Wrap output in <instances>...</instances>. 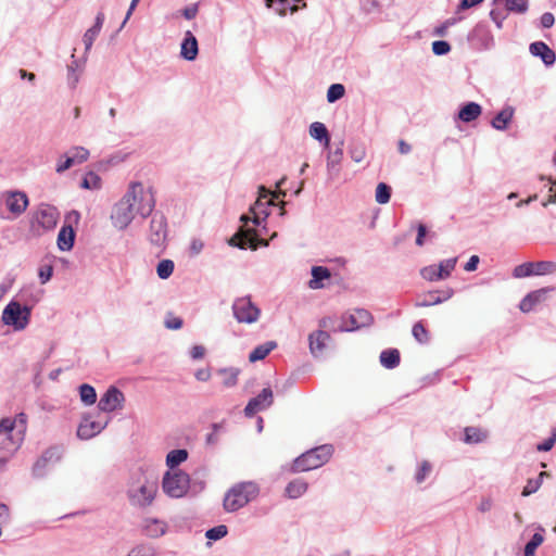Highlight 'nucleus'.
Here are the masks:
<instances>
[{"mask_svg":"<svg viewBox=\"0 0 556 556\" xmlns=\"http://www.w3.org/2000/svg\"><path fill=\"white\" fill-rule=\"evenodd\" d=\"M541 488V480L528 479L523 490L521 492L522 496H529L539 491Z\"/></svg>","mask_w":556,"mask_h":556,"instance_id":"53","label":"nucleus"},{"mask_svg":"<svg viewBox=\"0 0 556 556\" xmlns=\"http://www.w3.org/2000/svg\"><path fill=\"white\" fill-rule=\"evenodd\" d=\"M312 278L307 287L312 290H319L326 287V281L331 278V271L325 266H313L311 268Z\"/></svg>","mask_w":556,"mask_h":556,"instance_id":"21","label":"nucleus"},{"mask_svg":"<svg viewBox=\"0 0 556 556\" xmlns=\"http://www.w3.org/2000/svg\"><path fill=\"white\" fill-rule=\"evenodd\" d=\"M345 93V88L341 84H332L327 90V101L333 103L340 100Z\"/></svg>","mask_w":556,"mask_h":556,"instance_id":"43","label":"nucleus"},{"mask_svg":"<svg viewBox=\"0 0 556 556\" xmlns=\"http://www.w3.org/2000/svg\"><path fill=\"white\" fill-rule=\"evenodd\" d=\"M0 199L13 217L21 216L29 204L27 194L18 190L5 191L1 194Z\"/></svg>","mask_w":556,"mask_h":556,"instance_id":"14","label":"nucleus"},{"mask_svg":"<svg viewBox=\"0 0 556 556\" xmlns=\"http://www.w3.org/2000/svg\"><path fill=\"white\" fill-rule=\"evenodd\" d=\"M75 232L71 226H63L58 235V247L61 251H70L74 245Z\"/></svg>","mask_w":556,"mask_h":556,"instance_id":"30","label":"nucleus"},{"mask_svg":"<svg viewBox=\"0 0 556 556\" xmlns=\"http://www.w3.org/2000/svg\"><path fill=\"white\" fill-rule=\"evenodd\" d=\"M125 402L123 392L116 387L111 386L106 392L101 396L98 408L104 413H111L122 409Z\"/></svg>","mask_w":556,"mask_h":556,"instance_id":"16","label":"nucleus"},{"mask_svg":"<svg viewBox=\"0 0 556 556\" xmlns=\"http://www.w3.org/2000/svg\"><path fill=\"white\" fill-rule=\"evenodd\" d=\"M277 348L276 341H267L263 344L257 345L249 355V361L255 363L264 359L273 350Z\"/></svg>","mask_w":556,"mask_h":556,"instance_id":"33","label":"nucleus"},{"mask_svg":"<svg viewBox=\"0 0 556 556\" xmlns=\"http://www.w3.org/2000/svg\"><path fill=\"white\" fill-rule=\"evenodd\" d=\"M233 316L238 323L254 324L258 320L261 311L249 296L235 300L232 304Z\"/></svg>","mask_w":556,"mask_h":556,"instance_id":"11","label":"nucleus"},{"mask_svg":"<svg viewBox=\"0 0 556 556\" xmlns=\"http://www.w3.org/2000/svg\"><path fill=\"white\" fill-rule=\"evenodd\" d=\"M204 355H205V348L203 345H194L190 350V356L193 359H201L204 357Z\"/></svg>","mask_w":556,"mask_h":556,"instance_id":"63","label":"nucleus"},{"mask_svg":"<svg viewBox=\"0 0 556 556\" xmlns=\"http://www.w3.org/2000/svg\"><path fill=\"white\" fill-rule=\"evenodd\" d=\"M486 438V433L479 428L468 427L465 429L466 443H479Z\"/></svg>","mask_w":556,"mask_h":556,"instance_id":"40","label":"nucleus"},{"mask_svg":"<svg viewBox=\"0 0 556 556\" xmlns=\"http://www.w3.org/2000/svg\"><path fill=\"white\" fill-rule=\"evenodd\" d=\"M549 290L551 289L548 288H542L533 292H530L521 300L519 308L523 313L532 311L536 304L543 302L546 299V294Z\"/></svg>","mask_w":556,"mask_h":556,"instance_id":"23","label":"nucleus"},{"mask_svg":"<svg viewBox=\"0 0 556 556\" xmlns=\"http://www.w3.org/2000/svg\"><path fill=\"white\" fill-rule=\"evenodd\" d=\"M343 159V150L338 148L333 151H330L327 155V170L329 176L336 177L340 172V164Z\"/></svg>","mask_w":556,"mask_h":556,"instance_id":"29","label":"nucleus"},{"mask_svg":"<svg viewBox=\"0 0 556 556\" xmlns=\"http://www.w3.org/2000/svg\"><path fill=\"white\" fill-rule=\"evenodd\" d=\"M413 336L420 343H426L428 341V332L421 323H416L414 325Z\"/></svg>","mask_w":556,"mask_h":556,"instance_id":"52","label":"nucleus"},{"mask_svg":"<svg viewBox=\"0 0 556 556\" xmlns=\"http://www.w3.org/2000/svg\"><path fill=\"white\" fill-rule=\"evenodd\" d=\"M451 50L450 43L444 40H437L432 43V51L437 55H444Z\"/></svg>","mask_w":556,"mask_h":556,"instance_id":"56","label":"nucleus"},{"mask_svg":"<svg viewBox=\"0 0 556 556\" xmlns=\"http://www.w3.org/2000/svg\"><path fill=\"white\" fill-rule=\"evenodd\" d=\"M513 116L514 109L511 106H506L495 115L491 122V125L497 130H505L508 124L511 122Z\"/></svg>","mask_w":556,"mask_h":556,"instance_id":"31","label":"nucleus"},{"mask_svg":"<svg viewBox=\"0 0 556 556\" xmlns=\"http://www.w3.org/2000/svg\"><path fill=\"white\" fill-rule=\"evenodd\" d=\"M482 113V108L476 102H467L457 114V118L464 123L476 121Z\"/></svg>","mask_w":556,"mask_h":556,"instance_id":"26","label":"nucleus"},{"mask_svg":"<svg viewBox=\"0 0 556 556\" xmlns=\"http://www.w3.org/2000/svg\"><path fill=\"white\" fill-rule=\"evenodd\" d=\"M240 222L242 226L238 229V231L228 240V244L230 247H237L239 249L250 248L252 250H256L258 245H268V241L263 239H257L256 230L252 227H249L248 224L250 222V217L245 214L241 215Z\"/></svg>","mask_w":556,"mask_h":556,"instance_id":"6","label":"nucleus"},{"mask_svg":"<svg viewBox=\"0 0 556 556\" xmlns=\"http://www.w3.org/2000/svg\"><path fill=\"white\" fill-rule=\"evenodd\" d=\"M100 177L96 173L89 172L84 177L80 186L84 189L94 190L100 188Z\"/></svg>","mask_w":556,"mask_h":556,"instance_id":"47","label":"nucleus"},{"mask_svg":"<svg viewBox=\"0 0 556 556\" xmlns=\"http://www.w3.org/2000/svg\"><path fill=\"white\" fill-rule=\"evenodd\" d=\"M26 432V416L17 415L15 418H3L0 420V452L3 457L0 463L4 464L7 458L12 456L24 441Z\"/></svg>","mask_w":556,"mask_h":556,"instance_id":"3","label":"nucleus"},{"mask_svg":"<svg viewBox=\"0 0 556 556\" xmlns=\"http://www.w3.org/2000/svg\"><path fill=\"white\" fill-rule=\"evenodd\" d=\"M371 323V315L366 309H355L349 315L343 316L341 331H353L361 327L368 326Z\"/></svg>","mask_w":556,"mask_h":556,"instance_id":"17","label":"nucleus"},{"mask_svg":"<svg viewBox=\"0 0 556 556\" xmlns=\"http://www.w3.org/2000/svg\"><path fill=\"white\" fill-rule=\"evenodd\" d=\"M154 207L155 198L152 188L141 182H131L125 194L112 208V225L117 230H125L136 216L146 218Z\"/></svg>","mask_w":556,"mask_h":556,"instance_id":"1","label":"nucleus"},{"mask_svg":"<svg viewBox=\"0 0 556 556\" xmlns=\"http://www.w3.org/2000/svg\"><path fill=\"white\" fill-rule=\"evenodd\" d=\"M308 484L304 479L298 478L290 481L286 489L285 495L291 500L301 497L307 491Z\"/></svg>","mask_w":556,"mask_h":556,"instance_id":"28","label":"nucleus"},{"mask_svg":"<svg viewBox=\"0 0 556 556\" xmlns=\"http://www.w3.org/2000/svg\"><path fill=\"white\" fill-rule=\"evenodd\" d=\"M72 62L67 65V85L71 89H75L79 81L78 71L83 70L85 61L80 62L75 59V54H72Z\"/></svg>","mask_w":556,"mask_h":556,"instance_id":"32","label":"nucleus"},{"mask_svg":"<svg viewBox=\"0 0 556 556\" xmlns=\"http://www.w3.org/2000/svg\"><path fill=\"white\" fill-rule=\"evenodd\" d=\"M188 458V452L184 448L173 450L166 455V466L168 470H176L181 463Z\"/></svg>","mask_w":556,"mask_h":556,"instance_id":"34","label":"nucleus"},{"mask_svg":"<svg viewBox=\"0 0 556 556\" xmlns=\"http://www.w3.org/2000/svg\"><path fill=\"white\" fill-rule=\"evenodd\" d=\"M79 397L85 405L90 406L97 401V392L92 386L84 383L79 387Z\"/></svg>","mask_w":556,"mask_h":556,"instance_id":"37","label":"nucleus"},{"mask_svg":"<svg viewBox=\"0 0 556 556\" xmlns=\"http://www.w3.org/2000/svg\"><path fill=\"white\" fill-rule=\"evenodd\" d=\"M60 218L59 210L48 203H40L33 215V220L43 230H52L55 228Z\"/></svg>","mask_w":556,"mask_h":556,"instance_id":"13","label":"nucleus"},{"mask_svg":"<svg viewBox=\"0 0 556 556\" xmlns=\"http://www.w3.org/2000/svg\"><path fill=\"white\" fill-rule=\"evenodd\" d=\"M147 239L155 248H164L168 239V226L166 217L156 212L152 215L149 228L147 230Z\"/></svg>","mask_w":556,"mask_h":556,"instance_id":"10","label":"nucleus"},{"mask_svg":"<svg viewBox=\"0 0 556 556\" xmlns=\"http://www.w3.org/2000/svg\"><path fill=\"white\" fill-rule=\"evenodd\" d=\"M190 477L182 470H167L162 479L163 492L172 498L185 496L189 490Z\"/></svg>","mask_w":556,"mask_h":556,"instance_id":"7","label":"nucleus"},{"mask_svg":"<svg viewBox=\"0 0 556 556\" xmlns=\"http://www.w3.org/2000/svg\"><path fill=\"white\" fill-rule=\"evenodd\" d=\"M204 243L201 239L194 238L190 243V252L192 255H198L202 252Z\"/></svg>","mask_w":556,"mask_h":556,"instance_id":"61","label":"nucleus"},{"mask_svg":"<svg viewBox=\"0 0 556 556\" xmlns=\"http://www.w3.org/2000/svg\"><path fill=\"white\" fill-rule=\"evenodd\" d=\"M333 453L332 445L325 444L312 448L299 456L292 466L293 471H308L326 464Z\"/></svg>","mask_w":556,"mask_h":556,"instance_id":"5","label":"nucleus"},{"mask_svg":"<svg viewBox=\"0 0 556 556\" xmlns=\"http://www.w3.org/2000/svg\"><path fill=\"white\" fill-rule=\"evenodd\" d=\"M308 134L313 139L323 143L325 148L329 147L330 135L325 124L320 122L312 123L308 127Z\"/></svg>","mask_w":556,"mask_h":556,"instance_id":"27","label":"nucleus"},{"mask_svg":"<svg viewBox=\"0 0 556 556\" xmlns=\"http://www.w3.org/2000/svg\"><path fill=\"white\" fill-rule=\"evenodd\" d=\"M73 165V159H71L70 154L62 155L56 162L55 172L58 174H62L68 168H71Z\"/></svg>","mask_w":556,"mask_h":556,"instance_id":"51","label":"nucleus"},{"mask_svg":"<svg viewBox=\"0 0 556 556\" xmlns=\"http://www.w3.org/2000/svg\"><path fill=\"white\" fill-rule=\"evenodd\" d=\"M167 522L162 519L147 517L142 521L143 533L151 539L163 536L167 532Z\"/></svg>","mask_w":556,"mask_h":556,"instance_id":"20","label":"nucleus"},{"mask_svg":"<svg viewBox=\"0 0 556 556\" xmlns=\"http://www.w3.org/2000/svg\"><path fill=\"white\" fill-rule=\"evenodd\" d=\"M530 52L534 56H540L545 65H553L556 61L555 52L542 41L531 43Z\"/></svg>","mask_w":556,"mask_h":556,"instance_id":"24","label":"nucleus"},{"mask_svg":"<svg viewBox=\"0 0 556 556\" xmlns=\"http://www.w3.org/2000/svg\"><path fill=\"white\" fill-rule=\"evenodd\" d=\"M280 195L285 197L286 191L280 190L278 193H271L264 186H261L258 188V198L250 207V212L253 214V217H250V222H253L255 226H260L269 215L268 207L275 205L274 198Z\"/></svg>","mask_w":556,"mask_h":556,"instance_id":"9","label":"nucleus"},{"mask_svg":"<svg viewBox=\"0 0 556 556\" xmlns=\"http://www.w3.org/2000/svg\"><path fill=\"white\" fill-rule=\"evenodd\" d=\"M156 549L148 544H140L132 547L127 556H156Z\"/></svg>","mask_w":556,"mask_h":556,"instance_id":"42","label":"nucleus"},{"mask_svg":"<svg viewBox=\"0 0 556 556\" xmlns=\"http://www.w3.org/2000/svg\"><path fill=\"white\" fill-rule=\"evenodd\" d=\"M541 532H536L532 535L530 541L526 544L523 556H535L536 548L544 542V528L539 527Z\"/></svg>","mask_w":556,"mask_h":556,"instance_id":"36","label":"nucleus"},{"mask_svg":"<svg viewBox=\"0 0 556 556\" xmlns=\"http://www.w3.org/2000/svg\"><path fill=\"white\" fill-rule=\"evenodd\" d=\"M228 533V529L224 525L216 526L206 531L205 536L208 540L217 541L225 538Z\"/></svg>","mask_w":556,"mask_h":556,"instance_id":"49","label":"nucleus"},{"mask_svg":"<svg viewBox=\"0 0 556 556\" xmlns=\"http://www.w3.org/2000/svg\"><path fill=\"white\" fill-rule=\"evenodd\" d=\"M375 198L379 204H387L391 198V187L384 182L378 184Z\"/></svg>","mask_w":556,"mask_h":556,"instance_id":"41","label":"nucleus"},{"mask_svg":"<svg viewBox=\"0 0 556 556\" xmlns=\"http://www.w3.org/2000/svg\"><path fill=\"white\" fill-rule=\"evenodd\" d=\"M199 53L198 40L191 31H187L180 47V55L187 61H194Z\"/></svg>","mask_w":556,"mask_h":556,"instance_id":"22","label":"nucleus"},{"mask_svg":"<svg viewBox=\"0 0 556 556\" xmlns=\"http://www.w3.org/2000/svg\"><path fill=\"white\" fill-rule=\"evenodd\" d=\"M556 443V429L552 431V434L548 439L543 441L542 443L536 445V451L539 452H548L551 451Z\"/></svg>","mask_w":556,"mask_h":556,"instance_id":"55","label":"nucleus"},{"mask_svg":"<svg viewBox=\"0 0 556 556\" xmlns=\"http://www.w3.org/2000/svg\"><path fill=\"white\" fill-rule=\"evenodd\" d=\"M273 390L270 388H264L257 396L249 401L244 408V413L248 417H252L257 412L268 408L273 404Z\"/></svg>","mask_w":556,"mask_h":556,"instance_id":"18","label":"nucleus"},{"mask_svg":"<svg viewBox=\"0 0 556 556\" xmlns=\"http://www.w3.org/2000/svg\"><path fill=\"white\" fill-rule=\"evenodd\" d=\"M165 327L172 330H178L182 327V319L176 316H169L165 319Z\"/></svg>","mask_w":556,"mask_h":556,"instance_id":"60","label":"nucleus"},{"mask_svg":"<svg viewBox=\"0 0 556 556\" xmlns=\"http://www.w3.org/2000/svg\"><path fill=\"white\" fill-rule=\"evenodd\" d=\"M159 492V483L155 478L144 472L134 473L127 484V500L135 508L150 507Z\"/></svg>","mask_w":556,"mask_h":556,"instance_id":"2","label":"nucleus"},{"mask_svg":"<svg viewBox=\"0 0 556 556\" xmlns=\"http://www.w3.org/2000/svg\"><path fill=\"white\" fill-rule=\"evenodd\" d=\"M109 420L92 419L90 414H85L77 428V437L80 440H90L101 433L108 426Z\"/></svg>","mask_w":556,"mask_h":556,"instance_id":"15","label":"nucleus"},{"mask_svg":"<svg viewBox=\"0 0 556 556\" xmlns=\"http://www.w3.org/2000/svg\"><path fill=\"white\" fill-rule=\"evenodd\" d=\"M53 274V267L51 265H43L39 268L38 276L42 285L47 283Z\"/></svg>","mask_w":556,"mask_h":556,"instance_id":"58","label":"nucleus"},{"mask_svg":"<svg viewBox=\"0 0 556 556\" xmlns=\"http://www.w3.org/2000/svg\"><path fill=\"white\" fill-rule=\"evenodd\" d=\"M548 181L551 182V187H549L548 191L552 194L545 202H543V206H547L551 203H556V180L548 178Z\"/></svg>","mask_w":556,"mask_h":556,"instance_id":"62","label":"nucleus"},{"mask_svg":"<svg viewBox=\"0 0 556 556\" xmlns=\"http://www.w3.org/2000/svg\"><path fill=\"white\" fill-rule=\"evenodd\" d=\"M71 159H73V164H80L88 160L89 151L84 147H74L68 152Z\"/></svg>","mask_w":556,"mask_h":556,"instance_id":"45","label":"nucleus"},{"mask_svg":"<svg viewBox=\"0 0 556 556\" xmlns=\"http://www.w3.org/2000/svg\"><path fill=\"white\" fill-rule=\"evenodd\" d=\"M554 22H555V18H554V15L552 13H544L542 16H541V25L544 27V28H549L554 25Z\"/></svg>","mask_w":556,"mask_h":556,"instance_id":"64","label":"nucleus"},{"mask_svg":"<svg viewBox=\"0 0 556 556\" xmlns=\"http://www.w3.org/2000/svg\"><path fill=\"white\" fill-rule=\"evenodd\" d=\"M49 463L41 456L34 465L33 472L36 477H42L46 473Z\"/></svg>","mask_w":556,"mask_h":556,"instance_id":"57","label":"nucleus"},{"mask_svg":"<svg viewBox=\"0 0 556 556\" xmlns=\"http://www.w3.org/2000/svg\"><path fill=\"white\" fill-rule=\"evenodd\" d=\"M1 320L4 325L12 327L15 331H22L30 321V308L28 306H23L17 301H11L4 307Z\"/></svg>","mask_w":556,"mask_h":556,"instance_id":"8","label":"nucleus"},{"mask_svg":"<svg viewBox=\"0 0 556 556\" xmlns=\"http://www.w3.org/2000/svg\"><path fill=\"white\" fill-rule=\"evenodd\" d=\"M330 334L324 330H316L308 336L309 352L314 357L325 354L330 342Z\"/></svg>","mask_w":556,"mask_h":556,"instance_id":"19","label":"nucleus"},{"mask_svg":"<svg viewBox=\"0 0 556 556\" xmlns=\"http://www.w3.org/2000/svg\"><path fill=\"white\" fill-rule=\"evenodd\" d=\"M420 275L424 279L428 281H437L443 279L438 273L437 265H429L420 269Z\"/></svg>","mask_w":556,"mask_h":556,"instance_id":"48","label":"nucleus"},{"mask_svg":"<svg viewBox=\"0 0 556 556\" xmlns=\"http://www.w3.org/2000/svg\"><path fill=\"white\" fill-rule=\"evenodd\" d=\"M240 374V369L238 368H223L218 370V375L223 377V384L227 388L233 387L237 384L238 376Z\"/></svg>","mask_w":556,"mask_h":556,"instance_id":"38","label":"nucleus"},{"mask_svg":"<svg viewBox=\"0 0 556 556\" xmlns=\"http://www.w3.org/2000/svg\"><path fill=\"white\" fill-rule=\"evenodd\" d=\"M42 456L47 459V462L50 464V463H56L60 457H61V453H60V450L58 447H51L49 450H47Z\"/></svg>","mask_w":556,"mask_h":556,"instance_id":"59","label":"nucleus"},{"mask_svg":"<svg viewBox=\"0 0 556 556\" xmlns=\"http://www.w3.org/2000/svg\"><path fill=\"white\" fill-rule=\"evenodd\" d=\"M260 494V486L254 481H243L232 485L224 496L223 506L227 513H235L247 506Z\"/></svg>","mask_w":556,"mask_h":556,"instance_id":"4","label":"nucleus"},{"mask_svg":"<svg viewBox=\"0 0 556 556\" xmlns=\"http://www.w3.org/2000/svg\"><path fill=\"white\" fill-rule=\"evenodd\" d=\"M556 271V264L549 261H541L536 263L527 262L516 266L513 270L515 278H525L532 275L543 276L551 275Z\"/></svg>","mask_w":556,"mask_h":556,"instance_id":"12","label":"nucleus"},{"mask_svg":"<svg viewBox=\"0 0 556 556\" xmlns=\"http://www.w3.org/2000/svg\"><path fill=\"white\" fill-rule=\"evenodd\" d=\"M452 295H453V290L444 291L443 296H440L438 291H431L424 295H420L415 305L417 307H427V306L437 305V304H440V303L448 300L450 298H452Z\"/></svg>","mask_w":556,"mask_h":556,"instance_id":"25","label":"nucleus"},{"mask_svg":"<svg viewBox=\"0 0 556 556\" xmlns=\"http://www.w3.org/2000/svg\"><path fill=\"white\" fill-rule=\"evenodd\" d=\"M456 262H457V258L453 257V258L444 260L439 265H437L438 273H440V275L443 279L447 278L451 275V273L455 268Z\"/></svg>","mask_w":556,"mask_h":556,"instance_id":"46","label":"nucleus"},{"mask_svg":"<svg viewBox=\"0 0 556 556\" xmlns=\"http://www.w3.org/2000/svg\"><path fill=\"white\" fill-rule=\"evenodd\" d=\"M175 269V264L172 260H162L156 265V274L160 279H168Z\"/></svg>","mask_w":556,"mask_h":556,"instance_id":"39","label":"nucleus"},{"mask_svg":"<svg viewBox=\"0 0 556 556\" xmlns=\"http://www.w3.org/2000/svg\"><path fill=\"white\" fill-rule=\"evenodd\" d=\"M505 7L508 11L516 13H525L528 8L525 0H505Z\"/></svg>","mask_w":556,"mask_h":556,"instance_id":"50","label":"nucleus"},{"mask_svg":"<svg viewBox=\"0 0 556 556\" xmlns=\"http://www.w3.org/2000/svg\"><path fill=\"white\" fill-rule=\"evenodd\" d=\"M432 471V465L428 460H422L415 473V481L421 484Z\"/></svg>","mask_w":556,"mask_h":556,"instance_id":"44","label":"nucleus"},{"mask_svg":"<svg viewBox=\"0 0 556 556\" xmlns=\"http://www.w3.org/2000/svg\"><path fill=\"white\" fill-rule=\"evenodd\" d=\"M380 363L383 367L392 369L400 363V353L395 349L382 351L380 354Z\"/></svg>","mask_w":556,"mask_h":556,"instance_id":"35","label":"nucleus"},{"mask_svg":"<svg viewBox=\"0 0 556 556\" xmlns=\"http://www.w3.org/2000/svg\"><path fill=\"white\" fill-rule=\"evenodd\" d=\"M100 33L89 28L86 30L84 37H83V41L85 43V53L87 54L89 52V50L91 49L96 38L98 37Z\"/></svg>","mask_w":556,"mask_h":556,"instance_id":"54","label":"nucleus"}]
</instances>
